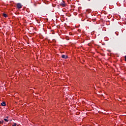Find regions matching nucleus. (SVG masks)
<instances>
[{
	"label": "nucleus",
	"instance_id": "obj_9",
	"mask_svg": "<svg viewBox=\"0 0 126 126\" xmlns=\"http://www.w3.org/2000/svg\"><path fill=\"white\" fill-rule=\"evenodd\" d=\"M6 119H8V116H7V117H6Z\"/></svg>",
	"mask_w": 126,
	"mask_h": 126
},
{
	"label": "nucleus",
	"instance_id": "obj_3",
	"mask_svg": "<svg viewBox=\"0 0 126 126\" xmlns=\"http://www.w3.org/2000/svg\"><path fill=\"white\" fill-rule=\"evenodd\" d=\"M6 104H5V102L4 101H3L2 103H1V105L3 106H6Z\"/></svg>",
	"mask_w": 126,
	"mask_h": 126
},
{
	"label": "nucleus",
	"instance_id": "obj_7",
	"mask_svg": "<svg viewBox=\"0 0 126 126\" xmlns=\"http://www.w3.org/2000/svg\"><path fill=\"white\" fill-rule=\"evenodd\" d=\"M16 123H14L12 126H16Z\"/></svg>",
	"mask_w": 126,
	"mask_h": 126
},
{
	"label": "nucleus",
	"instance_id": "obj_6",
	"mask_svg": "<svg viewBox=\"0 0 126 126\" xmlns=\"http://www.w3.org/2000/svg\"><path fill=\"white\" fill-rule=\"evenodd\" d=\"M4 121H5V122H8V120L6 119H4Z\"/></svg>",
	"mask_w": 126,
	"mask_h": 126
},
{
	"label": "nucleus",
	"instance_id": "obj_8",
	"mask_svg": "<svg viewBox=\"0 0 126 126\" xmlns=\"http://www.w3.org/2000/svg\"><path fill=\"white\" fill-rule=\"evenodd\" d=\"M125 61L126 62V56L125 57Z\"/></svg>",
	"mask_w": 126,
	"mask_h": 126
},
{
	"label": "nucleus",
	"instance_id": "obj_5",
	"mask_svg": "<svg viewBox=\"0 0 126 126\" xmlns=\"http://www.w3.org/2000/svg\"><path fill=\"white\" fill-rule=\"evenodd\" d=\"M3 16L4 17H7V15H6V14H3Z\"/></svg>",
	"mask_w": 126,
	"mask_h": 126
},
{
	"label": "nucleus",
	"instance_id": "obj_2",
	"mask_svg": "<svg viewBox=\"0 0 126 126\" xmlns=\"http://www.w3.org/2000/svg\"><path fill=\"white\" fill-rule=\"evenodd\" d=\"M62 57L63 59H67V56L66 55H63Z\"/></svg>",
	"mask_w": 126,
	"mask_h": 126
},
{
	"label": "nucleus",
	"instance_id": "obj_1",
	"mask_svg": "<svg viewBox=\"0 0 126 126\" xmlns=\"http://www.w3.org/2000/svg\"><path fill=\"white\" fill-rule=\"evenodd\" d=\"M16 6L18 9H20V8H22V5L20 3H18L16 4Z\"/></svg>",
	"mask_w": 126,
	"mask_h": 126
},
{
	"label": "nucleus",
	"instance_id": "obj_4",
	"mask_svg": "<svg viewBox=\"0 0 126 126\" xmlns=\"http://www.w3.org/2000/svg\"><path fill=\"white\" fill-rule=\"evenodd\" d=\"M60 5L61 6H63V7H64L65 6V4L64 3H62L60 4Z\"/></svg>",
	"mask_w": 126,
	"mask_h": 126
}]
</instances>
